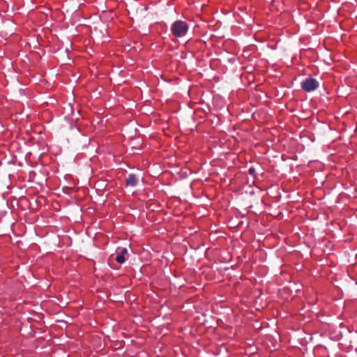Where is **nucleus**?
<instances>
[{
    "mask_svg": "<svg viewBox=\"0 0 357 357\" xmlns=\"http://www.w3.org/2000/svg\"><path fill=\"white\" fill-rule=\"evenodd\" d=\"M301 86L303 91L311 92L319 88V82L314 78L307 77L301 82Z\"/></svg>",
    "mask_w": 357,
    "mask_h": 357,
    "instance_id": "f03ea898",
    "label": "nucleus"
},
{
    "mask_svg": "<svg viewBox=\"0 0 357 357\" xmlns=\"http://www.w3.org/2000/svg\"><path fill=\"white\" fill-rule=\"evenodd\" d=\"M248 172H249L250 174L254 175L255 173V169L254 168H252V167H250L249 169V170H248Z\"/></svg>",
    "mask_w": 357,
    "mask_h": 357,
    "instance_id": "39448f33",
    "label": "nucleus"
},
{
    "mask_svg": "<svg viewBox=\"0 0 357 357\" xmlns=\"http://www.w3.org/2000/svg\"><path fill=\"white\" fill-rule=\"evenodd\" d=\"M189 29L188 24L182 20L175 21L171 26V31L176 38L184 37Z\"/></svg>",
    "mask_w": 357,
    "mask_h": 357,
    "instance_id": "f257e3e1",
    "label": "nucleus"
},
{
    "mask_svg": "<svg viewBox=\"0 0 357 357\" xmlns=\"http://www.w3.org/2000/svg\"><path fill=\"white\" fill-rule=\"evenodd\" d=\"M127 252H128V250H127L126 248H121L119 252L118 253L117 256L116 257L115 260L118 263L123 264L125 261V260H126L124 255Z\"/></svg>",
    "mask_w": 357,
    "mask_h": 357,
    "instance_id": "20e7f679",
    "label": "nucleus"
},
{
    "mask_svg": "<svg viewBox=\"0 0 357 357\" xmlns=\"http://www.w3.org/2000/svg\"><path fill=\"white\" fill-rule=\"evenodd\" d=\"M126 185L131 187H135L138 183V178L132 174H128L126 178Z\"/></svg>",
    "mask_w": 357,
    "mask_h": 357,
    "instance_id": "7ed1b4c3",
    "label": "nucleus"
}]
</instances>
